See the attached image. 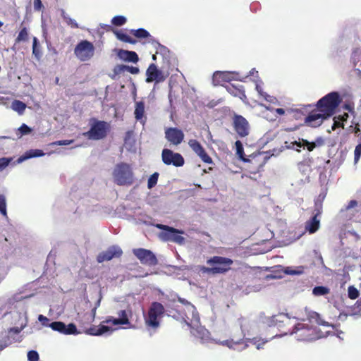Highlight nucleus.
Instances as JSON below:
<instances>
[{
	"mask_svg": "<svg viewBox=\"0 0 361 361\" xmlns=\"http://www.w3.org/2000/svg\"><path fill=\"white\" fill-rule=\"evenodd\" d=\"M314 106L312 104H308L302 106L300 108H289L286 109V121H295L296 123L289 128L286 129V131H295L303 126H307L311 128H317L319 124L317 119L319 116L314 115L312 109Z\"/></svg>",
	"mask_w": 361,
	"mask_h": 361,
	"instance_id": "1",
	"label": "nucleus"
},
{
	"mask_svg": "<svg viewBox=\"0 0 361 361\" xmlns=\"http://www.w3.org/2000/svg\"><path fill=\"white\" fill-rule=\"evenodd\" d=\"M342 99L338 92H331L328 93L317 101L312 109L314 114L319 116L317 123L320 126L324 121L331 117L335 113Z\"/></svg>",
	"mask_w": 361,
	"mask_h": 361,
	"instance_id": "2",
	"label": "nucleus"
},
{
	"mask_svg": "<svg viewBox=\"0 0 361 361\" xmlns=\"http://www.w3.org/2000/svg\"><path fill=\"white\" fill-rule=\"evenodd\" d=\"M207 264L210 267L200 266L199 270L202 274H223L231 269L233 261L228 257L221 256H213L207 259Z\"/></svg>",
	"mask_w": 361,
	"mask_h": 361,
	"instance_id": "3",
	"label": "nucleus"
},
{
	"mask_svg": "<svg viewBox=\"0 0 361 361\" xmlns=\"http://www.w3.org/2000/svg\"><path fill=\"white\" fill-rule=\"evenodd\" d=\"M112 175L114 183L118 185H131L135 180L131 166L125 162L117 164L114 167Z\"/></svg>",
	"mask_w": 361,
	"mask_h": 361,
	"instance_id": "4",
	"label": "nucleus"
},
{
	"mask_svg": "<svg viewBox=\"0 0 361 361\" xmlns=\"http://www.w3.org/2000/svg\"><path fill=\"white\" fill-rule=\"evenodd\" d=\"M291 334L300 341H312L322 337V332L317 327L302 323L296 324Z\"/></svg>",
	"mask_w": 361,
	"mask_h": 361,
	"instance_id": "5",
	"label": "nucleus"
},
{
	"mask_svg": "<svg viewBox=\"0 0 361 361\" xmlns=\"http://www.w3.org/2000/svg\"><path fill=\"white\" fill-rule=\"evenodd\" d=\"M91 122L90 130L83 133L82 135L92 140L104 139L110 130V124L104 121H99L96 118L91 119Z\"/></svg>",
	"mask_w": 361,
	"mask_h": 361,
	"instance_id": "6",
	"label": "nucleus"
},
{
	"mask_svg": "<svg viewBox=\"0 0 361 361\" xmlns=\"http://www.w3.org/2000/svg\"><path fill=\"white\" fill-rule=\"evenodd\" d=\"M155 226L164 231L159 233V238L163 241H170L178 245H183L185 239L181 235L184 232L169 226L157 224Z\"/></svg>",
	"mask_w": 361,
	"mask_h": 361,
	"instance_id": "7",
	"label": "nucleus"
},
{
	"mask_svg": "<svg viewBox=\"0 0 361 361\" xmlns=\"http://www.w3.org/2000/svg\"><path fill=\"white\" fill-rule=\"evenodd\" d=\"M165 312L163 305L158 302H153L148 310L147 316L145 318V324L148 328L157 329L160 322L159 317L162 316Z\"/></svg>",
	"mask_w": 361,
	"mask_h": 361,
	"instance_id": "8",
	"label": "nucleus"
},
{
	"mask_svg": "<svg viewBox=\"0 0 361 361\" xmlns=\"http://www.w3.org/2000/svg\"><path fill=\"white\" fill-rule=\"evenodd\" d=\"M94 46L88 40L80 41L74 49V54L80 61H87L94 54Z\"/></svg>",
	"mask_w": 361,
	"mask_h": 361,
	"instance_id": "9",
	"label": "nucleus"
},
{
	"mask_svg": "<svg viewBox=\"0 0 361 361\" xmlns=\"http://www.w3.org/2000/svg\"><path fill=\"white\" fill-rule=\"evenodd\" d=\"M178 300L185 306V309H180V307L177 305L176 309H172L171 310H169V312L170 314H173V311L176 310L178 314L176 315L174 314L172 315V317H177L178 319H181L187 324V325L190 326L192 319H190L186 311L190 312L193 317H195L196 308L191 302H190L189 301L186 300L184 298H178Z\"/></svg>",
	"mask_w": 361,
	"mask_h": 361,
	"instance_id": "10",
	"label": "nucleus"
},
{
	"mask_svg": "<svg viewBox=\"0 0 361 361\" xmlns=\"http://www.w3.org/2000/svg\"><path fill=\"white\" fill-rule=\"evenodd\" d=\"M162 161L166 165H173L176 167L183 166L185 164L183 157L178 152L169 149H164L161 152Z\"/></svg>",
	"mask_w": 361,
	"mask_h": 361,
	"instance_id": "11",
	"label": "nucleus"
},
{
	"mask_svg": "<svg viewBox=\"0 0 361 361\" xmlns=\"http://www.w3.org/2000/svg\"><path fill=\"white\" fill-rule=\"evenodd\" d=\"M167 77L168 74H164L154 63H151L146 71L145 81L147 83L154 82L158 84L165 81Z\"/></svg>",
	"mask_w": 361,
	"mask_h": 361,
	"instance_id": "12",
	"label": "nucleus"
},
{
	"mask_svg": "<svg viewBox=\"0 0 361 361\" xmlns=\"http://www.w3.org/2000/svg\"><path fill=\"white\" fill-rule=\"evenodd\" d=\"M133 252L143 264L154 266L158 263L156 256L151 250L144 248H137L134 249Z\"/></svg>",
	"mask_w": 361,
	"mask_h": 361,
	"instance_id": "13",
	"label": "nucleus"
},
{
	"mask_svg": "<svg viewBox=\"0 0 361 361\" xmlns=\"http://www.w3.org/2000/svg\"><path fill=\"white\" fill-rule=\"evenodd\" d=\"M233 126L235 131L240 137H245L250 133L248 121L240 115H235L233 118Z\"/></svg>",
	"mask_w": 361,
	"mask_h": 361,
	"instance_id": "14",
	"label": "nucleus"
},
{
	"mask_svg": "<svg viewBox=\"0 0 361 361\" xmlns=\"http://www.w3.org/2000/svg\"><path fill=\"white\" fill-rule=\"evenodd\" d=\"M245 336L243 330L240 329L238 331V334L232 335L229 339L221 341L220 344L232 349H236L238 346L243 345L242 348L244 349L247 347Z\"/></svg>",
	"mask_w": 361,
	"mask_h": 361,
	"instance_id": "15",
	"label": "nucleus"
},
{
	"mask_svg": "<svg viewBox=\"0 0 361 361\" xmlns=\"http://www.w3.org/2000/svg\"><path fill=\"white\" fill-rule=\"evenodd\" d=\"M188 145L203 162L209 164H213L212 159L207 153L199 141L195 139H190L188 141Z\"/></svg>",
	"mask_w": 361,
	"mask_h": 361,
	"instance_id": "16",
	"label": "nucleus"
},
{
	"mask_svg": "<svg viewBox=\"0 0 361 361\" xmlns=\"http://www.w3.org/2000/svg\"><path fill=\"white\" fill-rule=\"evenodd\" d=\"M184 137L183 130L178 128L171 127L165 130L166 139L173 145H180L183 141Z\"/></svg>",
	"mask_w": 361,
	"mask_h": 361,
	"instance_id": "17",
	"label": "nucleus"
},
{
	"mask_svg": "<svg viewBox=\"0 0 361 361\" xmlns=\"http://www.w3.org/2000/svg\"><path fill=\"white\" fill-rule=\"evenodd\" d=\"M123 254L122 250L118 246H111L106 250L100 252L97 260L99 263H102L105 261H109L113 258H118Z\"/></svg>",
	"mask_w": 361,
	"mask_h": 361,
	"instance_id": "18",
	"label": "nucleus"
},
{
	"mask_svg": "<svg viewBox=\"0 0 361 361\" xmlns=\"http://www.w3.org/2000/svg\"><path fill=\"white\" fill-rule=\"evenodd\" d=\"M102 27L107 32H112L116 38L123 42L129 43L131 44H135L137 43L136 39L132 38L126 33H124L123 31L115 29L110 25H104L102 26Z\"/></svg>",
	"mask_w": 361,
	"mask_h": 361,
	"instance_id": "19",
	"label": "nucleus"
},
{
	"mask_svg": "<svg viewBox=\"0 0 361 361\" xmlns=\"http://www.w3.org/2000/svg\"><path fill=\"white\" fill-rule=\"evenodd\" d=\"M322 214V207H319L316 209V213L314 216L306 222L305 224V229L310 233H315L319 228L320 226V220L319 216Z\"/></svg>",
	"mask_w": 361,
	"mask_h": 361,
	"instance_id": "20",
	"label": "nucleus"
},
{
	"mask_svg": "<svg viewBox=\"0 0 361 361\" xmlns=\"http://www.w3.org/2000/svg\"><path fill=\"white\" fill-rule=\"evenodd\" d=\"M118 318H114L113 317H109L106 320L103 321L102 323H111L114 325H123L130 324L128 314L126 310H121L118 312Z\"/></svg>",
	"mask_w": 361,
	"mask_h": 361,
	"instance_id": "21",
	"label": "nucleus"
},
{
	"mask_svg": "<svg viewBox=\"0 0 361 361\" xmlns=\"http://www.w3.org/2000/svg\"><path fill=\"white\" fill-rule=\"evenodd\" d=\"M118 57L126 62L136 63L139 61L138 55L135 51L124 49H119L117 52Z\"/></svg>",
	"mask_w": 361,
	"mask_h": 361,
	"instance_id": "22",
	"label": "nucleus"
},
{
	"mask_svg": "<svg viewBox=\"0 0 361 361\" xmlns=\"http://www.w3.org/2000/svg\"><path fill=\"white\" fill-rule=\"evenodd\" d=\"M111 331V329L107 326L103 325L102 324L99 326H92L90 328L84 330V333L91 336H101L106 332Z\"/></svg>",
	"mask_w": 361,
	"mask_h": 361,
	"instance_id": "23",
	"label": "nucleus"
},
{
	"mask_svg": "<svg viewBox=\"0 0 361 361\" xmlns=\"http://www.w3.org/2000/svg\"><path fill=\"white\" fill-rule=\"evenodd\" d=\"M225 87L228 92L231 95L239 97L241 99L246 98L245 90L242 85L237 87L233 84H228Z\"/></svg>",
	"mask_w": 361,
	"mask_h": 361,
	"instance_id": "24",
	"label": "nucleus"
},
{
	"mask_svg": "<svg viewBox=\"0 0 361 361\" xmlns=\"http://www.w3.org/2000/svg\"><path fill=\"white\" fill-rule=\"evenodd\" d=\"M135 118L137 121H143L144 114H145V103L142 101L137 102L135 103V109L134 111Z\"/></svg>",
	"mask_w": 361,
	"mask_h": 361,
	"instance_id": "25",
	"label": "nucleus"
},
{
	"mask_svg": "<svg viewBox=\"0 0 361 361\" xmlns=\"http://www.w3.org/2000/svg\"><path fill=\"white\" fill-rule=\"evenodd\" d=\"M307 319L310 322H315L318 325L325 326H329V323L322 320L319 314L316 312H310L307 314Z\"/></svg>",
	"mask_w": 361,
	"mask_h": 361,
	"instance_id": "26",
	"label": "nucleus"
},
{
	"mask_svg": "<svg viewBox=\"0 0 361 361\" xmlns=\"http://www.w3.org/2000/svg\"><path fill=\"white\" fill-rule=\"evenodd\" d=\"M42 155H44V152L41 149H30L27 151L24 155L20 157L18 161L21 162L25 159L32 157H41Z\"/></svg>",
	"mask_w": 361,
	"mask_h": 361,
	"instance_id": "27",
	"label": "nucleus"
},
{
	"mask_svg": "<svg viewBox=\"0 0 361 361\" xmlns=\"http://www.w3.org/2000/svg\"><path fill=\"white\" fill-rule=\"evenodd\" d=\"M214 80L219 82L220 81L228 82L233 79L229 72L216 71L213 75Z\"/></svg>",
	"mask_w": 361,
	"mask_h": 361,
	"instance_id": "28",
	"label": "nucleus"
},
{
	"mask_svg": "<svg viewBox=\"0 0 361 361\" xmlns=\"http://www.w3.org/2000/svg\"><path fill=\"white\" fill-rule=\"evenodd\" d=\"M304 146H306L309 152L313 151L317 146H322L324 144V141L322 137H317L315 142H309L307 140L302 139Z\"/></svg>",
	"mask_w": 361,
	"mask_h": 361,
	"instance_id": "29",
	"label": "nucleus"
},
{
	"mask_svg": "<svg viewBox=\"0 0 361 361\" xmlns=\"http://www.w3.org/2000/svg\"><path fill=\"white\" fill-rule=\"evenodd\" d=\"M235 145L236 148V154L238 155L239 159L244 162L250 161V159L245 157L242 142L240 140H237L235 142Z\"/></svg>",
	"mask_w": 361,
	"mask_h": 361,
	"instance_id": "30",
	"label": "nucleus"
},
{
	"mask_svg": "<svg viewBox=\"0 0 361 361\" xmlns=\"http://www.w3.org/2000/svg\"><path fill=\"white\" fill-rule=\"evenodd\" d=\"M11 108L19 114H23L26 109V104L20 100H14L12 102Z\"/></svg>",
	"mask_w": 361,
	"mask_h": 361,
	"instance_id": "31",
	"label": "nucleus"
},
{
	"mask_svg": "<svg viewBox=\"0 0 361 361\" xmlns=\"http://www.w3.org/2000/svg\"><path fill=\"white\" fill-rule=\"evenodd\" d=\"M130 32L138 39L147 38L150 37L149 32L144 28L131 30Z\"/></svg>",
	"mask_w": 361,
	"mask_h": 361,
	"instance_id": "32",
	"label": "nucleus"
},
{
	"mask_svg": "<svg viewBox=\"0 0 361 361\" xmlns=\"http://www.w3.org/2000/svg\"><path fill=\"white\" fill-rule=\"evenodd\" d=\"M32 54L35 56V57L39 60L42 57V51L40 45L38 42V39L37 37H33V42H32Z\"/></svg>",
	"mask_w": 361,
	"mask_h": 361,
	"instance_id": "33",
	"label": "nucleus"
},
{
	"mask_svg": "<svg viewBox=\"0 0 361 361\" xmlns=\"http://www.w3.org/2000/svg\"><path fill=\"white\" fill-rule=\"evenodd\" d=\"M330 293V289L326 286H315L312 290L314 296L326 295Z\"/></svg>",
	"mask_w": 361,
	"mask_h": 361,
	"instance_id": "34",
	"label": "nucleus"
},
{
	"mask_svg": "<svg viewBox=\"0 0 361 361\" xmlns=\"http://www.w3.org/2000/svg\"><path fill=\"white\" fill-rule=\"evenodd\" d=\"M126 22L127 18L123 16H116L111 20V24L116 27L123 26Z\"/></svg>",
	"mask_w": 361,
	"mask_h": 361,
	"instance_id": "35",
	"label": "nucleus"
},
{
	"mask_svg": "<svg viewBox=\"0 0 361 361\" xmlns=\"http://www.w3.org/2000/svg\"><path fill=\"white\" fill-rule=\"evenodd\" d=\"M49 326L51 327L54 331L63 334L66 324L62 322H54L49 324Z\"/></svg>",
	"mask_w": 361,
	"mask_h": 361,
	"instance_id": "36",
	"label": "nucleus"
},
{
	"mask_svg": "<svg viewBox=\"0 0 361 361\" xmlns=\"http://www.w3.org/2000/svg\"><path fill=\"white\" fill-rule=\"evenodd\" d=\"M27 40H28L27 29L25 27H24L19 32L18 35L16 39V42H26Z\"/></svg>",
	"mask_w": 361,
	"mask_h": 361,
	"instance_id": "37",
	"label": "nucleus"
},
{
	"mask_svg": "<svg viewBox=\"0 0 361 361\" xmlns=\"http://www.w3.org/2000/svg\"><path fill=\"white\" fill-rule=\"evenodd\" d=\"M0 213L2 216L7 217L6 200L4 195L0 194Z\"/></svg>",
	"mask_w": 361,
	"mask_h": 361,
	"instance_id": "38",
	"label": "nucleus"
},
{
	"mask_svg": "<svg viewBox=\"0 0 361 361\" xmlns=\"http://www.w3.org/2000/svg\"><path fill=\"white\" fill-rule=\"evenodd\" d=\"M159 176V173L154 172L153 174H152L149 176L148 181H147V187L149 189L154 188L157 185Z\"/></svg>",
	"mask_w": 361,
	"mask_h": 361,
	"instance_id": "39",
	"label": "nucleus"
},
{
	"mask_svg": "<svg viewBox=\"0 0 361 361\" xmlns=\"http://www.w3.org/2000/svg\"><path fill=\"white\" fill-rule=\"evenodd\" d=\"M78 333V332L77 331L76 326L74 324L71 323L67 326L66 325L63 334H66V335L77 334Z\"/></svg>",
	"mask_w": 361,
	"mask_h": 361,
	"instance_id": "40",
	"label": "nucleus"
},
{
	"mask_svg": "<svg viewBox=\"0 0 361 361\" xmlns=\"http://www.w3.org/2000/svg\"><path fill=\"white\" fill-rule=\"evenodd\" d=\"M348 297L350 299L355 300L357 298H358V296H359V291H358V290L356 288H355L354 286H349V288H348Z\"/></svg>",
	"mask_w": 361,
	"mask_h": 361,
	"instance_id": "41",
	"label": "nucleus"
},
{
	"mask_svg": "<svg viewBox=\"0 0 361 361\" xmlns=\"http://www.w3.org/2000/svg\"><path fill=\"white\" fill-rule=\"evenodd\" d=\"M126 71V65L118 64L113 69L114 75H118Z\"/></svg>",
	"mask_w": 361,
	"mask_h": 361,
	"instance_id": "42",
	"label": "nucleus"
},
{
	"mask_svg": "<svg viewBox=\"0 0 361 361\" xmlns=\"http://www.w3.org/2000/svg\"><path fill=\"white\" fill-rule=\"evenodd\" d=\"M63 20L66 21L67 25H70L73 28H78V24L76 21L64 13L62 15Z\"/></svg>",
	"mask_w": 361,
	"mask_h": 361,
	"instance_id": "43",
	"label": "nucleus"
},
{
	"mask_svg": "<svg viewBox=\"0 0 361 361\" xmlns=\"http://www.w3.org/2000/svg\"><path fill=\"white\" fill-rule=\"evenodd\" d=\"M12 158H0V171H3L11 162Z\"/></svg>",
	"mask_w": 361,
	"mask_h": 361,
	"instance_id": "44",
	"label": "nucleus"
},
{
	"mask_svg": "<svg viewBox=\"0 0 361 361\" xmlns=\"http://www.w3.org/2000/svg\"><path fill=\"white\" fill-rule=\"evenodd\" d=\"M39 359V354L36 350H30L27 353V360L29 361H38Z\"/></svg>",
	"mask_w": 361,
	"mask_h": 361,
	"instance_id": "45",
	"label": "nucleus"
},
{
	"mask_svg": "<svg viewBox=\"0 0 361 361\" xmlns=\"http://www.w3.org/2000/svg\"><path fill=\"white\" fill-rule=\"evenodd\" d=\"M361 157V143L358 144L354 151V161L357 163Z\"/></svg>",
	"mask_w": 361,
	"mask_h": 361,
	"instance_id": "46",
	"label": "nucleus"
},
{
	"mask_svg": "<svg viewBox=\"0 0 361 361\" xmlns=\"http://www.w3.org/2000/svg\"><path fill=\"white\" fill-rule=\"evenodd\" d=\"M99 305V301H98L97 305L92 309L91 313L88 315L87 314V319H88L90 323H92L94 322V320L95 319V316H96L97 308ZM85 316H86V314Z\"/></svg>",
	"mask_w": 361,
	"mask_h": 361,
	"instance_id": "47",
	"label": "nucleus"
},
{
	"mask_svg": "<svg viewBox=\"0 0 361 361\" xmlns=\"http://www.w3.org/2000/svg\"><path fill=\"white\" fill-rule=\"evenodd\" d=\"M18 130L22 135H27L32 131V129L25 123L22 124Z\"/></svg>",
	"mask_w": 361,
	"mask_h": 361,
	"instance_id": "48",
	"label": "nucleus"
},
{
	"mask_svg": "<svg viewBox=\"0 0 361 361\" xmlns=\"http://www.w3.org/2000/svg\"><path fill=\"white\" fill-rule=\"evenodd\" d=\"M73 142H74L73 140H58V141H55V142H52L51 145H59V146L68 145L70 144H72Z\"/></svg>",
	"mask_w": 361,
	"mask_h": 361,
	"instance_id": "49",
	"label": "nucleus"
},
{
	"mask_svg": "<svg viewBox=\"0 0 361 361\" xmlns=\"http://www.w3.org/2000/svg\"><path fill=\"white\" fill-rule=\"evenodd\" d=\"M340 127L344 128L343 123H342L341 121L338 120L337 117H334V123L331 127L332 130H335L336 128H340Z\"/></svg>",
	"mask_w": 361,
	"mask_h": 361,
	"instance_id": "50",
	"label": "nucleus"
},
{
	"mask_svg": "<svg viewBox=\"0 0 361 361\" xmlns=\"http://www.w3.org/2000/svg\"><path fill=\"white\" fill-rule=\"evenodd\" d=\"M256 89L258 92L265 99V100L268 102H271L273 100V97L267 94L266 92H263L258 85H257Z\"/></svg>",
	"mask_w": 361,
	"mask_h": 361,
	"instance_id": "51",
	"label": "nucleus"
},
{
	"mask_svg": "<svg viewBox=\"0 0 361 361\" xmlns=\"http://www.w3.org/2000/svg\"><path fill=\"white\" fill-rule=\"evenodd\" d=\"M126 71L130 73L131 74H138L140 72V69L138 67L130 66L126 65Z\"/></svg>",
	"mask_w": 361,
	"mask_h": 361,
	"instance_id": "52",
	"label": "nucleus"
},
{
	"mask_svg": "<svg viewBox=\"0 0 361 361\" xmlns=\"http://www.w3.org/2000/svg\"><path fill=\"white\" fill-rule=\"evenodd\" d=\"M281 319H288V318L285 314H280L278 316H274L272 317V322H274L275 324H276V322H283V320Z\"/></svg>",
	"mask_w": 361,
	"mask_h": 361,
	"instance_id": "53",
	"label": "nucleus"
},
{
	"mask_svg": "<svg viewBox=\"0 0 361 361\" xmlns=\"http://www.w3.org/2000/svg\"><path fill=\"white\" fill-rule=\"evenodd\" d=\"M38 319L39 322H42V324L44 325V326H49V324L48 322H49V319L42 315V314H39V317H38Z\"/></svg>",
	"mask_w": 361,
	"mask_h": 361,
	"instance_id": "54",
	"label": "nucleus"
},
{
	"mask_svg": "<svg viewBox=\"0 0 361 361\" xmlns=\"http://www.w3.org/2000/svg\"><path fill=\"white\" fill-rule=\"evenodd\" d=\"M290 145H291V146L290 145V146H287V147L288 149H294V145H296L298 147H302V146H304L303 142H301L300 141L299 142H298V141L292 142L290 143Z\"/></svg>",
	"mask_w": 361,
	"mask_h": 361,
	"instance_id": "55",
	"label": "nucleus"
},
{
	"mask_svg": "<svg viewBox=\"0 0 361 361\" xmlns=\"http://www.w3.org/2000/svg\"><path fill=\"white\" fill-rule=\"evenodd\" d=\"M357 205V202L355 200H350L348 205L345 207V210H348L351 208H353Z\"/></svg>",
	"mask_w": 361,
	"mask_h": 361,
	"instance_id": "56",
	"label": "nucleus"
},
{
	"mask_svg": "<svg viewBox=\"0 0 361 361\" xmlns=\"http://www.w3.org/2000/svg\"><path fill=\"white\" fill-rule=\"evenodd\" d=\"M42 6L41 0H34V8L35 10L39 11Z\"/></svg>",
	"mask_w": 361,
	"mask_h": 361,
	"instance_id": "57",
	"label": "nucleus"
},
{
	"mask_svg": "<svg viewBox=\"0 0 361 361\" xmlns=\"http://www.w3.org/2000/svg\"><path fill=\"white\" fill-rule=\"evenodd\" d=\"M336 117L338 120L341 121L343 123V121L347 120V118H348V114L347 113H344L343 115H340Z\"/></svg>",
	"mask_w": 361,
	"mask_h": 361,
	"instance_id": "58",
	"label": "nucleus"
},
{
	"mask_svg": "<svg viewBox=\"0 0 361 361\" xmlns=\"http://www.w3.org/2000/svg\"><path fill=\"white\" fill-rule=\"evenodd\" d=\"M276 113H277L279 115H286V110H284L282 108H278L275 109Z\"/></svg>",
	"mask_w": 361,
	"mask_h": 361,
	"instance_id": "59",
	"label": "nucleus"
},
{
	"mask_svg": "<svg viewBox=\"0 0 361 361\" xmlns=\"http://www.w3.org/2000/svg\"><path fill=\"white\" fill-rule=\"evenodd\" d=\"M20 331V329H19L17 327H13V328H10L9 330H8V332L9 333H14L16 334H19Z\"/></svg>",
	"mask_w": 361,
	"mask_h": 361,
	"instance_id": "60",
	"label": "nucleus"
},
{
	"mask_svg": "<svg viewBox=\"0 0 361 361\" xmlns=\"http://www.w3.org/2000/svg\"><path fill=\"white\" fill-rule=\"evenodd\" d=\"M201 331H202V334L204 335L205 334H208V331H205V330H201V331H197V333H200Z\"/></svg>",
	"mask_w": 361,
	"mask_h": 361,
	"instance_id": "61",
	"label": "nucleus"
},
{
	"mask_svg": "<svg viewBox=\"0 0 361 361\" xmlns=\"http://www.w3.org/2000/svg\"><path fill=\"white\" fill-rule=\"evenodd\" d=\"M355 132L357 133L358 132H360V128L358 126V125L357 126H355Z\"/></svg>",
	"mask_w": 361,
	"mask_h": 361,
	"instance_id": "62",
	"label": "nucleus"
},
{
	"mask_svg": "<svg viewBox=\"0 0 361 361\" xmlns=\"http://www.w3.org/2000/svg\"><path fill=\"white\" fill-rule=\"evenodd\" d=\"M3 26V23L1 21H0V27Z\"/></svg>",
	"mask_w": 361,
	"mask_h": 361,
	"instance_id": "63",
	"label": "nucleus"
}]
</instances>
